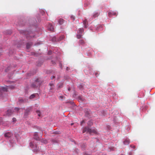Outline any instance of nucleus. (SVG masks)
I'll return each instance as SVG.
<instances>
[{"mask_svg": "<svg viewBox=\"0 0 155 155\" xmlns=\"http://www.w3.org/2000/svg\"><path fill=\"white\" fill-rule=\"evenodd\" d=\"M85 132L88 133L90 134H91L92 133L96 134L97 132L96 129H90L88 127H85L83 128V133H84Z\"/></svg>", "mask_w": 155, "mask_h": 155, "instance_id": "obj_1", "label": "nucleus"}, {"mask_svg": "<svg viewBox=\"0 0 155 155\" xmlns=\"http://www.w3.org/2000/svg\"><path fill=\"white\" fill-rule=\"evenodd\" d=\"M14 88V86L13 85H10L7 86L6 87H2V88H0V96L2 94L3 92L8 91L9 89H13Z\"/></svg>", "mask_w": 155, "mask_h": 155, "instance_id": "obj_2", "label": "nucleus"}, {"mask_svg": "<svg viewBox=\"0 0 155 155\" xmlns=\"http://www.w3.org/2000/svg\"><path fill=\"white\" fill-rule=\"evenodd\" d=\"M30 146L35 151H39V149L37 145L35 144L33 142H31L30 143Z\"/></svg>", "mask_w": 155, "mask_h": 155, "instance_id": "obj_3", "label": "nucleus"}, {"mask_svg": "<svg viewBox=\"0 0 155 155\" xmlns=\"http://www.w3.org/2000/svg\"><path fill=\"white\" fill-rule=\"evenodd\" d=\"M48 29L49 30L51 31H54V26L52 24H49L48 26Z\"/></svg>", "mask_w": 155, "mask_h": 155, "instance_id": "obj_4", "label": "nucleus"}, {"mask_svg": "<svg viewBox=\"0 0 155 155\" xmlns=\"http://www.w3.org/2000/svg\"><path fill=\"white\" fill-rule=\"evenodd\" d=\"M13 113V112L11 110H8L6 112V114L8 116L12 115Z\"/></svg>", "mask_w": 155, "mask_h": 155, "instance_id": "obj_5", "label": "nucleus"}, {"mask_svg": "<svg viewBox=\"0 0 155 155\" xmlns=\"http://www.w3.org/2000/svg\"><path fill=\"white\" fill-rule=\"evenodd\" d=\"M34 138L37 140H40V138L38 137V133H35L34 134Z\"/></svg>", "mask_w": 155, "mask_h": 155, "instance_id": "obj_6", "label": "nucleus"}, {"mask_svg": "<svg viewBox=\"0 0 155 155\" xmlns=\"http://www.w3.org/2000/svg\"><path fill=\"white\" fill-rule=\"evenodd\" d=\"M130 143V140L128 139H126L124 141V143L125 145H128Z\"/></svg>", "mask_w": 155, "mask_h": 155, "instance_id": "obj_7", "label": "nucleus"}, {"mask_svg": "<svg viewBox=\"0 0 155 155\" xmlns=\"http://www.w3.org/2000/svg\"><path fill=\"white\" fill-rule=\"evenodd\" d=\"M38 79H37L35 81L36 84H31V86L34 87H35L37 85H38L39 84H37V82H38Z\"/></svg>", "mask_w": 155, "mask_h": 155, "instance_id": "obj_8", "label": "nucleus"}, {"mask_svg": "<svg viewBox=\"0 0 155 155\" xmlns=\"http://www.w3.org/2000/svg\"><path fill=\"white\" fill-rule=\"evenodd\" d=\"M4 136L6 137H10L12 136V134L10 132H8L6 133L5 134Z\"/></svg>", "mask_w": 155, "mask_h": 155, "instance_id": "obj_9", "label": "nucleus"}, {"mask_svg": "<svg viewBox=\"0 0 155 155\" xmlns=\"http://www.w3.org/2000/svg\"><path fill=\"white\" fill-rule=\"evenodd\" d=\"M40 96L39 94L35 93L32 94L30 97H38Z\"/></svg>", "mask_w": 155, "mask_h": 155, "instance_id": "obj_10", "label": "nucleus"}, {"mask_svg": "<svg viewBox=\"0 0 155 155\" xmlns=\"http://www.w3.org/2000/svg\"><path fill=\"white\" fill-rule=\"evenodd\" d=\"M49 85L50 86V89L51 91H52L53 90V89L54 88V84L52 83H50L49 84Z\"/></svg>", "mask_w": 155, "mask_h": 155, "instance_id": "obj_11", "label": "nucleus"}, {"mask_svg": "<svg viewBox=\"0 0 155 155\" xmlns=\"http://www.w3.org/2000/svg\"><path fill=\"white\" fill-rule=\"evenodd\" d=\"M64 22V20L62 18H60L58 20V23L60 25H62Z\"/></svg>", "mask_w": 155, "mask_h": 155, "instance_id": "obj_12", "label": "nucleus"}, {"mask_svg": "<svg viewBox=\"0 0 155 155\" xmlns=\"http://www.w3.org/2000/svg\"><path fill=\"white\" fill-rule=\"evenodd\" d=\"M64 35L61 36L58 40V41H59L62 40L64 38Z\"/></svg>", "mask_w": 155, "mask_h": 155, "instance_id": "obj_13", "label": "nucleus"}, {"mask_svg": "<svg viewBox=\"0 0 155 155\" xmlns=\"http://www.w3.org/2000/svg\"><path fill=\"white\" fill-rule=\"evenodd\" d=\"M99 15V13L98 12H96L94 13L93 15V17L94 18L97 17Z\"/></svg>", "mask_w": 155, "mask_h": 155, "instance_id": "obj_14", "label": "nucleus"}, {"mask_svg": "<svg viewBox=\"0 0 155 155\" xmlns=\"http://www.w3.org/2000/svg\"><path fill=\"white\" fill-rule=\"evenodd\" d=\"M84 31V29L83 28H80L79 30V33L80 34H82L83 32Z\"/></svg>", "mask_w": 155, "mask_h": 155, "instance_id": "obj_15", "label": "nucleus"}, {"mask_svg": "<svg viewBox=\"0 0 155 155\" xmlns=\"http://www.w3.org/2000/svg\"><path fill=\"white\" fill-rule=\"evenodd\" d=\"M87 19H85L83 21L84 24V27H85V28L87 27V26L86 25V24L87 23Z\"/></svg>", "mask_w": 155, "mask_h": 155, "instance_id": "obj_16", "label": "nucleus"}, {"mask_svg": "<svg viewBox=\"0 0 155 155\" xmlns=\"http://www.w3.org/2000/svg\"><path fill=\"white\" fill-rule=\"evenodd\" d=\"M79 43L82 45L84 44L85 43V42L83 40H80L79 41Z\"/></svg>", "mask_w": 155, "mask_h": 155, "instance_id": "obj_17", "label": "nucleus"}, {"mask_svg": "<svg viewBox=\"0 0 155 155\" xmlns=\"http://www.w3.org/2000/svg\"><path fill=\"white\" fill-rule=\"evenodd\" d=\"M41 142L45 144L47 143V141L45 140H41Z\"/></svg>", "mask_w": 155, "mask_h": 155, "instance_id": "obj_18", "label": "nucleus"}, {"mask_svg": "<svg viewBox=\"0 0 155 155\" xmlns=\"http://www.w3.org/2000/svg\"><path fill=\"white\" fill-rule=\"evenodd\" d=\"M82 35H81L80 34H78L77 35V37L79 39L81 38V37Z\"/></svg>", "mask_w": 155, "mask_h": 155, "instance_id": "obj_19", "label": "nucleus"}, {"mask_svg": "<svg viewBox=\"0 0 155 155\" xmlns=\"http://www.w3.org/2000/svg\"><path fill=\"white\" fill-rule=\"evenodd\" d=\"M78 101H84V97H78Z\"/></svg>", "mask_w": 155, "mask_h": 155, "instance_id": "obj_20", "label": "nucleus"}, {"mask_svg": "<svg viewBox=\"0 0 155 155\" xmlns=\"http://www.w3.org/2000/svg\"><path fill=\"white\" fill-rule=\"evenodd\" d=\"M36 112L38 114V116L39 117H40L41 116V112L40 111L37 110L36 111Z\"/></svg>", "mask_w": 155, "mask_h": 155, "instance_id": "obj_21", "label": "nucleus"}, {"mask_svg": "<svg viewBox=\"0 0 155 155\" xmlns=\"http://www.w3.org/2000/svg\"><path fill=\"white\" fill-rule=\"evenodd\" d=\"M113 15L112 12H109L108 13V15L109 17H111Z\"/></svg>", "mask_w": 155, "mask_h": 155, "instance_id": "obj_22", "label": "nucleus"}, {"mask_svg": "<svg viewBox=\"0 0 155 155\" xmlns=\"http://www.w3.org/2000/svg\"><path fill=\"white\" fill-rule=\"evenodd\" d=\"M63 84L62 83L58 85V88H61L63 87Z\"/></svg>", "mask_w": 155, "mask_h": 155, "instance_id": "obj_23", "label": "nucleus"}, {"mask_svg": "<svg viewBox=\"0 0 155 155\" xmlns=\"http://www.w3.org/2000/svg\"><path fill=\"white\" fill-rule=\"evenodd\" d=\"M79 87L80 89H82L83 87V86L82 85H80L79 86Z\"/></svg>", "mask_w": 155, "mask_h": 155, "instance_id": "obj_24", "label": "nucleus"}, {"mask_svg": "<svg viewBox=\"0 0 155 155\" xmlns=\"http://www.w3.org/2000/svg\"><path fill=\"white\" fill-rule=\"evenodd\" d=\"M30 47V45L29 43H27L26 45V47L27 49H28Z\"/></svg>", "mask_w": 155, "mask_h": 155, "instance_id": "obj_25", "label": "nucleus"}, {"mask_svg": "<svg viewBox=\"0 0 155 155\" xmlns=\"http://www.w3.org/2000/svg\"><path fill=\"white\" fill-rule=\"evenodd\" d=\"M20 108H18V107H15V110L17 112H18L19 109H20Z\"/></svg>", "mask_w": 155, "mask_h": 155, "instance_id": "obj_26", "label": "nucleus"}, {"mask_svg": "<svg viewBox=\"0 0 155 155\" xmlns=\"http://www.w3.org/2000/svg\"><path fill=\"white\" fill-rule=\"evenodd\" d=\"M85 123V121H84V120H82V121L81 122V124H80L81 125V126H82V125H83V123Z\"/></svg>", "mask_w": 155, "mask_h": 155, "instance_id": "obj_27", "label": "nucleus"}, {"mask_svg": "<svg viewBox=\"0 0 155 155\" xmlns=\"http://www.w3.org/2000/svg\"><path fill=\"white\" fill-rule=\"evenodd\" d=\"M31 110V107H29V108H28V109L26 110V112H29V111H30Z\"/></svg>", "mask_w": 155, "mask_h": 155, "instance_id": "obj_28", "label": "nucleus"}, {"mask_svg": "<svg viewBox=\"0 0 155 155\" xmlns=\"http://www.w3.org/2000/svg\"><path fill=\"white\" fill-rule=\"evenodd\" d=\"M52 41H56V37H54L52 39Z\"/></svg>", "mask_w": 155, "mask_h": 155, "instance_id": "obj_29", "label": "nucleus"}, {"mask_svg": "<svg viewBox=\"0 0 155 155\" xmlns=\"http://www.w3.org/2000/svg\"><path fill=\"white\" fill-rule=\"evenodd\" d=\"M68 102L71 104H73L74 103V102L72 101H69Z\"/></svg>", "mask_w": 155, "mask_h": 155, "instance_id": "obj_30", "label": "nucleus"}, {"mask_svg": "<svg viewBox=\"0 0 155 155\" xmlns=\"http://www.w3.org/2000/svg\"><path fill=\"white\" fill-rule=\"evenodd\" d=\"M24 101L22 99H19V102L20 103H22Z\"/></svg>", "mask_w": 155, "mask_h": 155, "instance_id": "obj_31", "label": "nucleus"}, {"mask_svg": "<svg viewBox=\"0 0 155 155\" xmlns=\"http://www.w3.org/2000/svg\"><path fill=\"white\" fill-rule=\"evenodd\" d=\"M112 12V14L113 15H117V13L116 12Z\"/></svg>", "mask_w": 155, "mask_h": 155, "instance_id": "obj_32", "label": "nucleus"}, {"mask_svg": "<svg viewBox=\"0 0 155 155\" xmlns=\"http://www.w3.org/2000/svg\"><path fill=\"white\" fill-rule=\"evenodd\" d=\"M55 77L54 76H52L51 77V79H53L54 78H55Z\"/></svg>", "mask_w": 155, "mask_h": 155, "instance_id": "obj_33", "label": "nucleus"}, {"mask_svg": "<svg viewBox=\"0 0 155 155\" xmlns=\"http://www.w3.org/2000/svg\"><path fill=\"white\" fill-rule=\"evenodd\" d=\"M13 122H15L16 120V118H13Z\"/></svg>", "mask_w": 155, "mask_h": 155, "instance_id": "obj_34", "label": "nucleus"}, {"mask_svg": "<svg viewBox=\"0 0 155 155\" xmlns=\"http://www.w3.org/2000/svg\"><path fill=\"white\" fill-rule=\"evenodd\" d=\"M130 147L133 148H135V147L134 146L130 145Z\"/></svg>", "mask_w": 155, "mask_h": 155, "instance_id": "obj_35", "label": "nucleus"}, {"mask_svg": "<svg viewBox=\"0 0 155 155\" xmlns=\"http://www.w3.org/2000/svg\"><path fill=\"white\" fill-rule=\"evenodd\" d=\"M71 18H72L73 20H74L75 19L73 17V16H71Z\"/></svg>", "mask_w": 155, "mask_h": 155, "instance_id": "obj_36", "label": "nucleus"}, {"mask_svg": "<svg viewBox=\"0 0 155 155\" xmlns=\"http://www.w3.org/2000/svg\"><path fill=\"white\" fill-rule=\"evenodd\" d=\"M68 90L69 91H70V90H71V88L70 87L69 88H68Z\"/></svg>", "mask_w": 155, "mask_h": 155, "instance_id": "obj_37", "label": "nucleus"}, {"mask_svg": "<svg viewBox=\"0 0 155 155\" xmlns=\"http://www.w3.org/2000/svg\"><path fill=\"white\" fill-rule=\"evenodd\" d=\"M51 52L49 51V52H48V54H51Z\"/></svg>", "mask_w": 155, "mask_h": 155, "instance_id": "obj_38", "label": "nucleus"}, {"mask_svg": "<svg viewBox=\"0 0 155 155\" xmlns=\"http://www.w3.org/2000/svg\"><path fill=\"white\" fill-rule=\"evenodd\" d=\"M90 123V122L88 123V124L89 125H92V124H90V123Z\"/></svg>", "mask_w": 155, "mask_h": 155, "instance_id": "obj_39", "label": "nucleus"}, {"mask_svg": "<svg viewBox=\"0 0 155 155\" xmlns=\"http://www.w3.org/2000/svg\"><path fill=\"white\" fill-rule=\"evenodd\" d=\"M69 69V68L68 67H67V70H68Z\"/></svg>", "mask_w": 155, "mask_h": 155, "instance_id": "obj_40", "label": "nucleus"}, {"mask_svg": "<svg viewBox=\"0 0 155 155\" xmlns=\"http://www.w3.org/2000/svg\"><path fill=\"white\" fill-rule=\"evenodd\" d=\"M74 93H75V96H77V94H76L75 92H74Z\"/></svg>", "mask_w": 155, "mask_h": 155, "instance_id": "obj_41", "label": "nucleus"}, {"mask_svg": "<svg viewBox=\"0 0 155 155\" xmlns=\"http://www.w3.org/2000/svg\"><path fill=\"white\" fill-rule=\"evenodd\" d=\"M87 6V5H84V6L85 7H86Z\"/></svg>", "mask_w": 155, "mask_h": 155, "instance_id": "obj_42", "label": "nucleus"}, {"mask_svg": "<svg viewBox=\"0 0 155 155\" xmlns=\"http://www.w3.org/2000/svg\"><path fill=\"white\" fill-rule=\"evenodd\" d=\"M73 123H72V124H71V125H73Z\"/></svg>", "mask_w": 155, "mask_h": 155, "instance_id": "obj_43", "label": "nucleus"}, {"mask_svg": "<svg viewBox=\"0 0 155 155\" xmlns=\"http://www.w3.org/2000/svg\"><path fill=\"white\" fill-rule=\"evenodd\" d=\"M59 97H62V96H60Z\"/></svg>", "mask_w": 155, "mask_h": 155, "instance_id": "obj_44", "label": "nucleus"}, {"mask_svg": "<svg viewBox=\"0 0 155 155\" xmlns=\"http://www.w3.org/2000/svg\"><path fill=\"white\" fill-rule=\"evenodd\" d=\"M90 124H91L92 125V123H90Z\"/></svg>", "mask_w": 155, "mask_h": 155, "instance_id": "obj_45", "label": "nucleus"}, {"mask_svg": "<svg viewBox=\"0 0 155 155\" xmlns=\"http://www.w3.org/2000/svg\"><path fill=\"white\" fill-rule=\"evenodd\" d=\"M31 98V97H29V98L30 99V98Z\"/></svg>", "mask_w": 155, "mask_h": 155, "instance_id": "obj_46", "label": "nucleus"}]
</instances>
